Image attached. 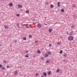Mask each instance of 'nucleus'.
Returning a JSON list of instances; mask_svg holds the SVG:
<instances>
[{
  "label": "nucleus",
  "instance_id": "nucleus-1",
  "mask_svg": "<svg viewBox=\"0 0 77 77\" xmlns=\"http://www.w3.org/2000/svg\"><path fill=\"white\" fill-rule=\"evenodd\" d=\"M73 39V36H70L68 37V40L69 41H72Z\"/></svg>",
  "mask_w": 77,
  "mask_h": 77
},
{
  "label": "nucleus",
  "instance_id": "nucleus-2",
  "mask_svg": "<svg viewBox=\"0 0 77 77\" xmlns=\"http://www.w3.org/2000/svg\"><path fill=\"white\" fill-rule=\"evenodd\" d=\"M18 7L19 8H22V5H20V4H18Z\"/></svg>",
  "mask_w": 77,
  "mask_h": 77
},
{
  "label": "nucleus",
  "instance_id": "nucleus-3",
  "mask_svg": "<svg viewBox=\"0 0 77 77\" xmlns=\"http://www.w3.org/2000/svg\"><path fill=\"white\" fill-rule=\"evenodd\" d=\"M37 27H38V28H41V24L39 23L38 24Z\"/></svg>",
  "mask_w": 77,
  "mask_h": 77
},
{
  "label": "nucleus",
  "instance_id": "nucleus-4",
  "mask_svg": "<svg viewBox=\"0 0 77 77\" xmlns=\"http://www.w3.org/2000/svg\"><path fill=\"white\" fill-rule=\"evenodd\" d=\"M44 56L46 58L48 57V54H45Z\"/></svg>",
  "mask_w": 77,
  "mask_h": 77
},
{
  "label": "nucleus",
  "instance_id": "nucleus-5",
  "mask_svg": "<svg viewBox=\"0 0 77 77\" xmlns=\"http://www.w3.org/2000/svg\"><path fill=\"white\" fill-rule=\"evenodd\" d=\"M51 74V71H49L48 72V74L49 75H50Z\"/></svg>",
  "mask_w": 77,
  "mask_h": 77
},
{
  "label": "nucleus",
  "instance_id": "nucleus-6",
  "mask_svg": "<svg viewBox=\"0 0 77 77\" xmlns=\"http://www.w3.org/2000/svg\"><path fill=\"white\" fill-rule=\"evenodd\" d=\"M49 33H51V31L53 30V29H49Z\"/></svg>",
  "mask_w": 77,
  "mask_h": 77
},
{
  "label": "nucleus",
  "instance_id": "nucleus-7",
  "mask_svg": "<svg viewBox=\"0 0 77 77\" xmlns=\"http://www.w3.org/2000/svg\"><path fill=\"white\" fill-rule=\"evenodd\" d=\"M9 6H10V7H11L13 6V4H12V3H10L9 4Z\"/></svg>",
  "mask_w": 77,
  "mask_h": 77
},
{
  "label": "nucleus",
  "instance_id": "nucleus-8",
  "mask_svg": "<svg viewBox=\"0 0 77 77\" xmlns=\"http://www.w3.org/2000/svg\"><path fill=\"white\" fill-rule=\"evenodd\" d=\"M14 74L15 75H18V71L17 70H16L14 72Z\"/></svg>",
  "mask_w": 77,
  "mask_h": 77
},
{
  "label": "nucleus",
  "instance_id": "nucleus-9",
  "mask_svg": "<svg viewBox=\"0 0 77 77\" xmlns=\"http://www.w3.org/2000/svg\"><path fill=\"white\" fill-rule=\"evenodd\" d=\"M74 32V31H72L71 32H70V35H72V33Z\"/></svg>",
  "mask_w": 77,
  "mask_h": 77
},
{
  "label": "nucleus",
  "instance_id": "nucleus-10",
  "mask_svg": "<svg viewBox=\"0 0 77 77\" xmlns=\"http://www.w3.org/2000/svg\"><path fill=\"white\" fill-rule=\"evenodd\" d=\"M43 74L45 76H47V73L45 72H44L43 73Z\"/></svg>",
  "mask_w": 77,
  "mask_h": 77
},
{
  "label": "nucleus",
  "instance_id": "nucleus-11",
  "mask_svg": "<svg viewBox=\"0 0 77 77\" xmlns=\"http://www.w3.org/2000/svg\"><path fill=\"white\" fill-rule=\"evenodd\" d=\"M57 5H58V7H59L60 6V2H58L57 3Z\"/></svg>",
  "mask_w": 77,
  "mask_h": 77
},
{
  "label": "nucleus",
  "instance_id": "nucleus-12",
  "mask_svg": "<svg viewBox=\"0 0 77 77\" xmlns=\"http://www.w3.org/2000/svg\"><path fill=\"white\" fill-rule=\"evenodd\" d=\"M61 12H64V9H62L61 10Z\"/></svg>",
  "mask_w": 77,
  "mask_h": 77
},
{
  "label": "nucleus",
  "instance_id": "nucleus-13",
  "mask_svg": "<svg viewBox=\"0 0 77 77\" xmlns=\"http://www.w3.org/2000/svg\"><path fill=\"white\" fill-rule=\"evenodd\" d=\"M63 53V51L62 50H61L60 51L59 54H62Z\"/></svg>",
  "mask_w": 77,
  "mask_h": 77
},
{
  "label": "nucleus",
  "instance_id": "nucleus-14",
  "mask_svg": "<svg viewBox=\"0 0 77 77\" xmlns=\"http://www.w3.org/2000/svg\"><path fill=\"white\" fill-rule=\"evenodd\" d=\"M4 27L5 29H8V27L7 25H5L4 26Z\"/></svg>",
  "mask_w": 77,
  "mask_h": 77
},
{
  "label": "nucleus",
  "instance_id": "nucleus-15",
  "mask_svg": "<svg viewBox=\"0 0 77 77\" xmlns=\"http://www.w3.org/2000/svg\"><path fill=\"white\" fill-rule=\"evenodd\" d=\"M48 54H49V55H50L51 54V52L50 51H48Z\"/></svg>",
  "mask_w": 77,
  "mask_h": 77
},
{
  "label": "nucleus",
  "instance_id": "nucleus-16",
  "mask_svg": "<svg viewBox=\"0 0 77 77\" xmlns=\"http://www.w3.org/2000/svg\"><path fill=\"white\" fill-rule=\"evenodd\" d=\"M37 52L38 53H41V51H40V50H37Z\"/></svg>",
  "mask_w": 77,
  "mask_h": 77
},
{
  "label": "nucleus",
  "instance_id": "nucleus-17",
  "mask_svg": "<svg viewBox=\"0 0 77 77\" xmlns=\"http://www.w3.org/2000/svg\"><path fill=\"white\" fill-rule=\"evenodd\" d=\"M50 7L51 8H53V5H51Z\"/></svg>",
  "mask_w": 77,
  "mask_h": 77
},
{
  "label": "nucleus",
  "instance_id": "nucleus-18",
  "mask_svg": "<svg viewBox=\"0 0 77 77\" xmlns=\"http://www.w3.org/2000/svg\"><path fill=\"white\" fill-rule=\"evenodd\" d=\"M67 56V54H65L63 55V56H64V57H66Z\"/></svg>",
  "mask_w": 77,
  "mask_h": 77
},
{
  "label": "nucleus",
  "instance_id": "nucleus-19",
  "mask_svg": "<svg viewBox=\"0 0 77 77\" xmlns=\"http://www.w3.org/2000/svg\"><path fill=\"white\" fill-rule=\"evenodd\" d=\"M26 14H29V11H26Z\"/></svg>",
  "mask_w": 77,
  "mask_h": 77
},
{
  "label": "nucleus",
  "instance_id": "nucleus-20",
  "mask_svg": "<svg viewBox=\"0 0 77 77\" xmlns=\"http://www.w3.org/2000/svg\"><path fill=\"white\" fill-rule=\"evenodd\" d=\"M23 39L24 41H26V37H24L23 38Z\"/></svg>",
  "mask_w": 77,
  "mask_h": 77
},
{
  "label": "nucleus",
  "instance_id": "nucleus-21",
  "mask_svg": "<svg viewBox=\"0 0 77 77\" xmlns=\"http://www.w3.org/2000/svg\"><path fill=\"white\" fill-rule=\"evenodd\" d=\"M32 35H29V38H32Z\"/></svg>",
  "mask_w": 77,
  "mask_h": 77
},
{
  "label": "nucleus",
  "instance_id": "nucleus-22",
  "mask_svg": "<svg viewBox=\"0 0 77 77\" xmlns=\"http://www.w3.org/2000/svg\"><path fill=\"white\" fill-rule=\"evenodd\" d=\"M16 26H17V27H19V23H17V24H16Z\"/></svg>",
  "mask_w": 77,
  "mask_h": 77
},
{
  "label": "nucleus",
  "instance_id": "nucleus-23",
  "mask_svg": "<svg viewBox=\"0 0 77 77\" xmlns=\"http://www.w3.org/2000/svg\"><path fill=\"white\" fill-rule=\"evenodd\" d=\"M35 43H38V41H37V40L35 41Z\"/></svg>",
  "mask_w": 77,
  "mask_h": 77
},
{
  "label": "nucleus",
  "instance_id": "nucleus-24",
  "mask_svg": "<svg viewBox=\"0 0 77 77\" xmlns=\"http://www.w3.org/2000/svg\"><path fill=\"white\" fill-rule=\"evenodd\" d=\"M48 62H49V60H47L46 61V63H48Z\"/></svg>",
  "mask_w": 77,
  "mask_h": 77
},
{
  "label": "nucleus",
  "instance_id": "nucleus-25",
  "mask_svg": "<svg viewBox=\"0 0 77 77\" xmlns=\"http://www.w3.org/2000/svg\"><path fill=\"white\" fill-rule=\"evenodd\" d=\"M5 67H2V69H3V70H5Z\"/></svg>",
  "mask_w": 77,
  "mask_h": 77
},
{
  "label": "nucleus",
  "instance_id": "nucleus-26",
  "mask_svg": "<svg viewBox=\"0 0 77 77\" xmlns=\"http://www.w3.org/2000/svg\"><path fill=\"white\" fill-rule=\"evenodd\" d=\"M60 71V69H58L57 70V72H59V71Z\"/></svg>",
  "mask_w": 77,
  "mask_h": 77
},
{
  "label": "nucleus",
  "instance_id": "nucleus-27",
  "mask_svg": "<svg viewBox=\"0 0 77 77\" xmlns=\"http://www.w3.org/2000/svg\"><path fill=\"white\" fill-rule=\"evenodd\" d=\"M16 16H17V17H19L20 16V14H17Z\"/></svg>",
  "mask_w": 77,
  "mask_h": 77
},
{
  "label": "nucleus",
  "instance_id": "nucleus-28",
  "mask_svg": "<svg viewBox=\"0 0 77 77\" xmlns=\"http://www.w3.org/2000/svg\"><path fill=\"white\" fill-rule=\"evenodd\" d=\"M6 67H7V68H9V67H10V66H9V65H7V66H6Z\"/></svg>",
  "mask_w": 77,
  "mask_h": 77
},
{
  "label": "nucleus",
  "instance_id": "nucleus-29",
  "mask_svg": "<svg viewBox=\"0 0 77 77\" xmlns=\"http://www.w3.org/2000/svg\"><path fill=\"white\" fill-rule=\"evenodd\" d=\"M4 63H6V61H4L3 62Z\"/></svg>",
  "mask_w": 77,
  "mask_h": 77
},
{
  "label": "nucleus",
  "instance_id": "nucleus-30",
  "mask_svg": "<svg viewBox=\"0 0 77 77\" xmlns=\"http://www.w3.org/2000/svg\"><path fill=\"white\" fill-rule=\"evenodd\" d=\"M73 8H74V7H75V5L74 4H73Z\"/></svg>",
  "mask_w": 77,
  "mask_h": 77
},
{
  "label": "nucleus",
  "instance_id": "nucleus-31",
  "mask_svg": "<svg viewBox=\"0 0 77 77\" xmlns=\"http://www.w3.org/2000/svg\"><path fill=\"white\" fill-rule=\"evenodd\" d=\"M57 44H58L59 45H60V44H62V43H60L59 42V43L57 42Z\"/></svg>",
  "mask_w": 77,
  "mask_h": 77
},
{
  "label": "nucleus",
  "instance_id": "nucleus-32",
  "mask_svg": "<svg viewBox=\"0 0 77 77\" xmlns=\"http://www.w3.org/2000/svg\"><path fill=\"white\" fill-rule=\"evenodd\" d=\"M25 57H29V56L28 55H25Z\"/></svg>",
  "mask_w": 77,
  "mask_h": 77
},
{
  "label": "nucleus",
  "instance_id": "nucleus-33",
  "mask_svg": "<svg viewBox=\"0 0 77 77\" xmlns=\"http://www.w3.org/2000/svg\"><path fill=\"white\" fill-rule=\"evenodd\" d=\"M2 65L0 64V68H2Z\"/></svg>",
  "mask_w": 77,
  "mask_h": 77
},
{
  "label": "nucleus",
  "instance_id": "nucleus-34",
  "mask_svg": "<svg viewBox=\"0 0 77 77\" xmlns=\"http://www.w3.org/2000/svg\"><path fill=\"white\" fill-rule=\"evenodd\" d=\"M74 26H72L71 27V28H74Z\"/></svg>",
  "mask_w": 77,
  "mask_h": 77
},
{
  "label": "nucleus",
  "instance_id": "nucleus-35",
  "mask_svg": "<svg viewBox=\"0 0 77 77\" xmlns=\"http://www.w3.org/2000/svg\"><path fill=\"white\" fill-rule=\"evenodd\" d=\"M49 47H51V44H50L49 45Z\"/></svg>",
  "mask_w": 77,
  "mask_h": 77
},
{
  "label": "nucleus",
  "instance_id": "nucleus-36",
  "mask_svg": "<svg viewBox=\"0 0 77 77\" xmlns=\"http://www.w3.org/2000/svg\"><path fill=\"white\" fill-rule=\"evenodd\" d=\"M28 52H29V51H26V53H28Z\"/></svg>",
  "mask_w": 77,
  "mask_h": 77
},
{
  "label": "nucleus",
  "instance_id": "nucleus-37",
  "mask_svg": "<svg viewBox=\"0 0 77 77\" xmlns=\"http://www.w3.org/2000/svg\"><path fill=\"white\" fill-rule=\"evenodd\" d=\"M41 59H42V60L44 59V58L43 57H42V58H41Z\"/></svg>",
  "mask_w": 77,
  "mask_h": 77
},
{
  "label": "nucleus",
  "instance_id": "nucleus-38",
  "mask_svg": "<svg viewBox=\"0 0 77 77\" xmlns=\"http://www.w3.org/2000/svg\"><path fill=\"white\" fill-rule=\"evenodd\" d=\"M38 75V74L36 73L35 74V75L37 76V75Z\"/></svg>",
  "mask_w": 77,
  "mask_h": 77
},
{
  "label": "nucleus",
  "instance_id": "nucleus-39",
  "mask_svg": "<svg viewBox=\"0 0 77 77\" xmlns=\"http://www.w3.org/2000/svg\"><path fill=\"white\" fill-rule=\"evenodd\" d=\"M66 35H68V33H69L68 32V31L66 32Z\"/></svg>",
  "mask_w": 77,
  "mask_h": 77
},
{
  "label": "nucleus",
  "instance_id": "nucleus-40",
  "mask_svg": "<svg viewBox=\"0 0 77 77\" xmlns=\"http://www.w3.org/2000/svg\"><path fill=\"white\" fill-rule=\"evenodd\" d=\"M44 25H47V24H46L45 23H44Z\"/></svg>",
  "mask_w": 77,
  "mask_h": 77
},
{
  "label": "nucleus",
  "instance_id": "nucleus-41",
  "mask_svg": "<svg viewBox=\"0 0 77 77\" xmlns=\"http://www.w3.org/2000/svg\"><path fill=\"white\" fill-rule=\"evenodd\" d=\"M46 5H48V2H46L45 3Z\"/></svg>",
  "mask_w": 77,
  "mask_h": 77
},
{
  "label": "nucleus",
  "instance_id": "nucleus-42",
  "mask_svg": "<svg viewBox=\"0 0 77 77\" xmlns=\"http://www.w3.org/2000/svg\"><path fill=\"white\" fill-rule=\"evenodd\" d=\"M17 42V41H16L14 42H15V43H16V42Z\"/></svg>",
  "mask_w": 77,
  "mask_h": 77
},
{
  "label": "nucleus",
  "instance_id": "nucleus-43",
  "mask_svg": "<svg viewBox=\"0 0 77 77\" xmlns=\"http://www.w3.org/2000/svg\"><path fill=\"white\" fill-rule=\"evenodd\" d=\"M41 77H44V76L43 75H42Z\"/></svg>",
  "mask_w": 77,
  "mask_h": 77
},
{
  "label": "nucleus",
  "instance_id": "nucleus-44",
  "mask_svg": "<svg viewBox=\"0 0 77 77\" xmlns=\"http://www.w3.org/2000/svg\"><path fill=\"white\" fill-rule=\"evenodd\" d=\"M33 57H35V56H33Z\"/></svg>",
  "mask_w": 77,
  "mask_h": 77
},
{
  "label": "nucleus",
  "instance_id": "nucleus-45",
  "mask_svg": "<svg viewBox=\"0 0 77 77\" xmlns=\"http://www.w3.org/2000/svg\"><path fill=\"white\" fill-rule=\"evenodd\" d=\"M29 26H26V28H28V27H29Z\"/></svg>",
  "mask_w": 77,
  "mask_h": 77
},
{
  "label": "nucleus",
  "instance_id": "nucleus-46",
  "mask_svg": "<svg viewBox=\"0 0 77 77\" xmlns=\"http://www.w3.org/2000/svg\"><path fill=\"white\" fill-rule=\"evenodd\" d=\"M0 46L1 47V46H2V45H0Z\"/></svg>",
  "mask_w": 77,
  "mask_h": 77
},
{
  "label": "nucleus",
  "instance_id": "nucleus-47",
  "mask_svg": "<svg viewBox=\"0 0 77 77\" xmlns=\"http://www.w3.org/2000/svg\"><path fill=\"white\" fill-rule=\"evenodd\" d=\"M26 55H28V54H26Z\"/></svg>",
  "mask_w": 77,
  "mask_h": 77
},
{
  "label": "nucleus",
  "instance_id": "nucleus-48",
  "mask_svg": "<svg viewBox=\"0 0 77 77\" xmlns=\"http://www.w3.org/2000/svg\"><path fill=\"white\" fill-rule=\"evenodd\" d=\"M33 21H35V20H33Z\"/></svg>",
  "mask_w": 77,
  "mask_h": 77
}]
</instances>
